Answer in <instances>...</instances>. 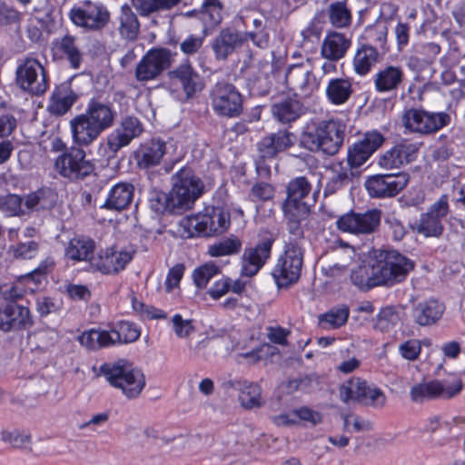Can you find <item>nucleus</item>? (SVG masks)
Returning <instances> with one entry per match:
<instances>
[{
  "mask_svg": "<svg viewBox=\"0 0 465 465\" xmlns=\"http://www.w3.org/2000/svg\"><path fill=\"white\" fill-rule=\"evenodd\" d=\"M380 54L376 47L362 44L357 49L352 64L355 73L359 75H366L371 68L379 62Z\"/></svg>",
  "mask_w": 465,
  "mask_h": 465,
  "instance_id": "4c0bfd02",
  "label": "nucleus"
},
{
  "mask_svg": "<svg viewBox=\"0 0 465 465\" xmlns=\"http://www.w3.org/2000/svg\"><path fill=\"white\" fill-rule=\"evenodd\" d=\"M34 324L30 310L15 302L0 305V330L4 332L25 330Z\"/></svg>",
  "mask_w": 465,
  "mask_h": 465,
  "instance_id": "aec40b11",
  "label": "nucleus"
},
{
  "mask_svg": "<svg viewBox=\"0 0 465 465\" xmlns=\"http://www.w3.org/2000/svg\"><path fill=\"white\" fill-rule=\"evenodd\" d=\"M273 118L282 124H290L305 114L303 104L294 96H287L275 101L271 105Z\"/></svg>",
  "mask_w": 465,
  "mask_h": 465,
  "instance_id": "c85d7f7f",
  "label": "nucleus"
},
{
  "mask_svg": "<svg viewBox=\"0 0 465 465\" xmlns=\"http://www.w3.org/2000/svg\"><path fill=\"white\" fill-rule=\"evenodd\" d=\"M287 85L293 91L310 94L316 87V78L308 65H291L285 74Z\"/></svg>",
  "mask_w": 465,
  "mask_h": 465,
  "instance_id": "c756f323",
  "label": "nucleus"
},
{
  "mask_svg": "<svg viewBox=\"0 0 465 465\" xmlns=\"http://www.w3.org/2000/svg\"><path fill=\"white\" fill-rule=\"evenodd\" d=\"M273 242V239L267 238L244 249L242 256V276L253 277L259 272L271 257Z\"/></svg>",
  "mask_w": 465,
  "mask_h": 465,
  "instance_id": "412c9836",
  "label": "nucleus"
},
{
  "mask_svg": "<svg viewBox=\"0 0 465 465\" xmlns=\"http://www.w3.org/2000/svg\"><path fill=\"white\" fill-rule=\"evenodd\" d=\"M83 114L102 133L114 125L116 116V112L111 104L103 103L94 98L88 102L86 109Z\"/></svg>",
  "mask_w": 465,
  "mask_h": 465,
  "instance_id": "473e14b6",
  "label": "nucleus"
},
{
  "mask_svg": "<svg viewBox=\"0 0 465 465\" xmlns=\"http://www.w3.org/2000/svg\"><path fill=\"white\" fill-rule=\"evenodd\" d=\"M21 15L15 8L4 2H0V25H18Z\"/></svg>",
  "mask_w": 465,
  "mask_h": 465,
  "instance_id": "774afa93",
  "label": "nucleus"
},
{
  "mask_svg": "<svg viewBox=\"0 0 465 465\" xmlns=\"http://www.w3.org/2000/svg\"><path fill=\"white\" fill-rule=\"evenodd\" d=\"M134 186L129 183H119L109 191L104 203L101 206L111 211L126 209L133 202Z\"/></svg>",
  "mask_w": 465,
  "mask_h": 465,
  "instance_id": "e433bc0d",
  "label": "nucleus"
},
{
  "mask_svg": "<svg viewBox=\"0 0 465 465\" xmlns=\"http://www.w3.org/2000/svg\"><path fill=\"white\" fill-rule=\"evenodd\" d=\"M132 5L137 10L140 15L148 16L149 15L165 10L162 0H131Z\"/></svg>",
  "mask_w": 465,
  "mask_h": 465,
  "instance_id": "338daca9",
  "label": "nucleus"
},
{
  "mask_svg": "<svg viewBox=\"0 0 465 465\" xmlns=\"http://www.w3.org/2000/svg\"><path fill=\"white\" fill-rule=\"evenodd\" d=\"M230 223V213L214 206L206 207L203 213L180 221V226L189 236H193L195 232L203 236L220 234L228 229Z\"/></svg>",
  "mask_w": 465,
  "mask_h": 465,
  "instance_id": "0eeeda50",
  "label": "nucleus"
},
{
  "mask_svg": "<svg viewBox=\"0 0 465 465\" xmlns=\"http://www.w3.org/2000/svg\"><path fill=\"white\" fill-rule=\"evenodd\" d=\"M95 249V242L88 237H74L70 240L66 249L65 256L73 261H92Z\"/></svg>",
  "mask_w": 465,
  "mask_h": 465,
  "instance_id": "58836bf2",
  "label": "nucleus"
},
{
  "mask_svg": "<svg viewBox=\"0 0 465 465\" xmlns=\"http://www.w3.org/2000/svg\"><path fill=\"white\" fill-rule=\"evenodd\" d=\"M399 352L402 358L408 361H415L421 352L420 341L416 339L407 340L399 346Z\"/></svg>",
  "mask_w": 465,
  "mask_h": 465,
  "instance_id": "69168bd1",
  "label": "nucleus"
},
{
  "mask_svg": "<svg viewBox=\"0 0 465 465\" xmlns=\"http://www.w3.org/2000/svg\"><path fill=\"white\" fill-rule=\"evenodd\" d=\"M242 249V242L236 236L223 238L208 247V254L212 257L237 254Z\"/></svg>",
  "mask_w": 465,
  "mask_h": 465,
  "instance_id": "de8ad7c7",
  "label": "nucleus"
},
{
  "mask_svg": "<svg viewBox=\"0 0 465 465\" xmlns=\"http://www.w3.org/2000/svg\"><path fill=\"white\" fill-rule=\"evenodd\" d=\"M24 198L15 193L0 195V212L6 217L22 216L25 214L22 204Z\"/></svg>",
  "mask_w": 465,
  "mask_h": 465,
  "instance_id": "8fccbe9b",
  "label": "nucleus"
},
{
  "mask_svg": "<svg viewBox=\"0 0 465 465\" xmlns=\"http://www.w3.org/2000/svg\"><path fill=\"white\" fill-rule=\"evenodd\" d=\"M174 54L164 47L152 48L146 52L134 70L138 82H148L156 79L173 64Z\"/></svg>",
  "mask_w": 465,
  "mask_h": 465,
  "instance_id": "4468645a",
  "label": "nucleus"
},
{
  "mask_svg": "<svg viewBox=\"0 0 465 465\" xmlns=\"http://www.w3.org/2000/svg\"><path fill=\"white\" fill-rule=\"evenodd\" d=\"M445 311V305L435 299H429L414 304L411 311L413 322L420 327L438 323Z\"/></svg>",
  "mask_w": 465,
  "mask_h": 465,
  "instance_id": "a878e982",
  "label": "nucleus"
},
{
  "mask_svg": "<svg viewBox=\"0 0 465 465\" xmlns=\"http://www.w3.org/2000/svg\"><path fill=\"white\" fill-rule=\"evenodd\" d=\"M327 15L330 23L336 28H344L351 24V13L344 1H336L329 5Z\"/></svg>",
  "mask_w": 465,
  "mask_h": 465,
  "instance_id": "49530a36",
  "label": "nucleus"
},
{
  "mask_svg": "<svg viewBox=\"0 0 465 465\" xmlns=\"http://www.w3.org/2000/svg\"><path fill=\"white\" fill-rule=\"evenodd\" d=\"M114 330L116 331V336H118V343L134 342L140 337L139 329L131 322H120Z\"/></svg>",
  "mask_w": 465,
  "mask_h": 465,
  "instance_id": "4d7b16f0",
  "label": "nucleus"
},
{
  "mask_svg": "<svg viewBox=\"0 0 465 465\" xmlns=\"http://www.w3.org/2000/svg\"><path fill=\"white\" fill-rule=\"evenodd\" d=\"M352 172L341 165L333 169L331 176L325 186L326 193H335L337 191L347 186L352 180Z\"/></svg>",
  "mask_w": 465,
  "mask_h": 465,
  "instance_id": "09e8293b",
  "label": "nucleus"
},
{
  "mask_svg": "<svg viewBox=\"0 0 465 465\" xmlns=\"http://www.w3.org/2000/svg\"><path fill=\"white\" fill-rule=\"evenodd\" d=\"M13 255L16 259L28 260L36 256L39 244L35 241H29L26 242H19L12 247Z\"/></svg>",
  "mask_w": 465,
  "mask_h": 465,
  "instance_id": "052dcab7",
  "label": "nucleus"
},
{
  "mask_svg": "<svg viewBox=\"0 0 465 465\" xmlns=\"http://www.w3.org/2000/svg\"><path fill=\"white\" fill-rule=\"evenodd\" d=\"M169 77L180 84L188 99L200 93L204 87L203 77L188 61L179 64L174 70L170 71Z\"/></svg>",
  "mask_w": 465,
  "mask_h": 465,
  "instance_id": "b1692460",
  "label": "nucleus"
},
{
  "mask_svg": "<svg viewBox=\"0 0 465 465\" xmlns=\"http://www.w3.org/2000/svg\"><path fill=\"white\" fill-rule=\"evenodd\" d=\"M450 211L449 196L442 194L440 199L432 203L426 213L420 214L411 228L419 234L425 237H440L442 235L444 226L442 219Z\"/></svg>",
  "mask_w": 465,
  "mask_h": 465,
  "instance_id": "2eb2a0df",
  "label": "nucleus"
},
{
  "mask_svg": "<svg viewBox=\"0 0 465 465\" xmlns=\"http://www.w3.org/2000/svg\"><path fill=\"white\" fill-rule=\"evenodd\" d=\"M320 384V377L316 373H311L291 380L287 383L290 392L301 391L303 392H311Z\"/></svg>",
  "mask_w": 465,
  "mask_h": 465,
  "instance_id": "6e6d98bb",
  "label": "nucleus"
},
{
  "mask_svg": "<svg viewBox=\"0 0 465 465\" xmlns=\"http://www.w3.org/2000/svg\"><path fill=\"white\" fill-rule=\"evenodd\" d=\"M345 130L346 125L341 120L321 121L316 126L301 134L299 145L312 153L322 152L333 156L343 144Z\"/></svg>",
  "mask_w": 465,
  "mask_h": 465,
  "instance_id": "f03ea898",
  "label": "nucleus"
},
{
  "mask_svg": "<svg viewBox=\"0 0 465 465\" xmlns=\"http://www.w3.org/2000/svg\"><path fill=\"white\" fill-rule=\"evenodd\" d=\"M76 99L77 95L74 92H70L64 96L58 94L51 104V111L54 114L63 115L70 110Z\"/></svg>",
  "mask_w": 465,
  "mask_h": 465,
  "instance_id": "0e129e2a",
  "label": "nucleus"
},
{
  "mask_svg": "<svg viewBox=\"0 0 465 465\" xmlns=\"http://www.w3.org/2000/svg\"><path fill=\"white\" fill-rule=\"evenodd\" d=\"M412 143H399L380 156L379 165L385 169L399 168L414 160L417 153Z\"/></svg>",
  "mask_w": 465,
  "mask_h": 465,
  "instance_id": "72a5a7b5",
  "label": "nucleus"
},
{
  "mask_svg": "<svg viewBox=\"0 0 465 465\" xmlns=\"http://www.w3.org/2000/svg\"><path fill=\"white\" fill-rule=\"evenodd\" d=\"M450 430L449 423L440 421L439 416H432L429 418L421 431L430 435V442L433 447H439L448 442Z\"/></svg>",
  "mask_w": 465,
  "mask_h": 465,
  "instance_id": "37998d69",
  "label": "nucleus"
},
{
  "mask_svg": "<svg viewBox=\"0 0 465 465\" xmlns=\"http://www.w3.org/2000/svg\"><path fill=\"white\" fill-rule=\"evenodd\" d=\"M399 315L393 307L382 308L375 319H373V329L381 332H387L397 323Z\"/></svg>",
  "mask_w": 465,
  "mask_h": 465,
  "instance_id": "864d4df0",
  "label": "nucleus"
},
{
  "mask_svg": "<svg viewBox=\"0 0 465 465\" xmlns=\"http://www.w3.org/2000/svg\"><path fill=\"white\" fill-rule=\"evenodd\" d=\"M52 53L59 59H66L71 68L79 69L83 62V54L74 35L66 34L52 42Z\"/></svg>",
  "mask_w": 465,
  "mask_h": 465,
  "instance_id": "cd10ccee",
  "label": "nucleus"
},
{
  "mask_svg": "<svg viewBox=\"0 0 465 465\" xmlns=\"http://www.w3.org/2000/svg\"><path fill=\"white\" fill-rule=\"evenodd\" d=\"M239 392L241 405L246 410L260 408L264 404L262 399V388L256 382L245 380Z\"/></svg>",
  "mask_w": 465,
  "mask_h": 465,
  "instance_id": "a18cd8bd",
  "label": "nucleus"
},
{
  "mask_svg": "<svg viewBox=\"0 0 465 465\" xmlns=\"http://www.w3.org/2000/svg\"><path fill=\"white\" fill-rule=\"evenodd\" d=\"M253 30L249 32H242L244 35V39H248L259 48H266L269 44V34L266 31V26L263 18L252 19Z\"/></svg>",
  "mask_w": 465,
  "mask_h": 465,
  "instance_id": "3c124183",
  "label": "nucleus"
},
{
  "mask_svg": "<svg viewBox=\"0 0 465 465\" xmlns=\"http://www.w3.org/2000/svg\"><path fill=\"white\" fill-rule=\"evenodd\" d=\"M143 132L142 122L135 116L126 115L121 119L117 127L110 134L111 146L125 147L134 139L139 137Z\"/></svg>",
  "mask_w": 465,
  "mask_h": 465,
  "instance_id": "bb28decb",
  "label": "nucleus"
},
{
  "mask_svg": "<svg viewBox=\"0 0 465 465\" xmlns=\"http://www.w3.org/2000/svg\"><path fill=\"white\" fill-rule=\"evenodd\" d=\"M237 29L226 27L222 29L211 44L212 50L217 61H226L246 40Z\"/></svg>",
  "mask_w": 465,
  "mask_h": 465,
  "instance_id": "4be33fe9",
  "label": "nucleus"
},
{
  "mask_svg": "<svg viewBox=\"0 0 465 465\" xmlns=\"http://www.w3.org/2000/svg\"><path fill=\"white\" fill-rule=\"evenodd\" d=\"M268 137L273 142L274 146L280 153L294 144L295 135L288 130H279L269 134Z\"/></svg>",
  "mask_w": 465,
  "mask_h": 465,
  "instance_id": "680f3d73",
  "label": "nucleus"
},
{
  "mask_svg": "<svg viewBox=\"0 0 465 465\" xmlns=\"http://www.w3.org/2000/svg\"><path fill=\"white\" fill-rule=\"evenodd\" d=\"M450 115L446 112H430L425 109L410 108L402 114L403 126L410 132L421 135L437 133L450 124Z\"/></svg>",
  "mask_w": 465,
  "mask_h": 465,
  "instance_id": "1a4fd4ad",
  "label": "nucleus"
},
{
  "mask_svg": "<svg viewBox=\"0 0 465 465\" xmlns=\"http://www.w3.org/2000/svg\"><path fill=\"white\" fill-rule=\"evenodd\" d=\"M380 285L393 286L403 282L415 263L395 250L380 251L374 259Z\"/></svg>",
  "mask_w": 465,
  "mask_h": 465,
  "instance_id": "423d86ee",
  "label": "nucleus"
},
{
  "mask_svg": "<svg viewBox=\"0 0 465 465\" xmlns=\"http://www.w3.org/2000/svg\"><path fill=\"white\" fill-rule=\"evenodd\" d=\"M408 183L405 173L373 174L366 178L364 187L371 198L386 199L399 194Z\"/></svg>",
  "mask_w": 465,
  "mask_h": 465,
  "instance_id": "dca6fc26",
  "label": "nucleus"
},
{
  "mask_svg": "<svg viewBox=\"0 0 465 465\" xmlns=\"http://www.w3.org/2000/svg\"><path fill=\"white\" fill-rule=\"evenodd\" d=\"M274 187L266 182H256L251 188L249 197L252 201L267 202L274 197Z\"/></svg>",
  "mask_w": 465,
  "mask_h": 465,
  "instance_id": "bf43d9fd",
  "label": "nucleus"
},
{
  "mask_svg": "<svg viewBox=\"0 0 465 465\" xmlns=\"http://www.w3.org/2000/svg\"><path fill=\"white\" fill-rule=\"evenodd\" d=\"M166 153V143L160 139L144 141L134 153V158L140 169H149L160 164Z\"/></svg>",
  "mask_w": 465,
  "mask_h": 465,
  "instance_id": "393cba45",
  "label": "nucleus"
},
{
  "mask_svg": "<svg viewBox=\"0 0 465 465\" xmlns=\"http://www.w3.org/2000/svg\"><path fill=\"white\" fill-rule=\"evenodd\" d=\"M384 224L387 226L391 239L395 242L401 241L408 233V229L404 223L394 213H388L386 215Z\"/></svg>",
  "mask_w": 465,
  "mask_h": 465,
  "instance_id": "13d9d810",
  "label": "nucleus"
},
{
  "mask_svg": "<svg viewBox=\"0 0 465 465\" xmlns=\"http://www.w3.org/2000/svg\"><path fill=\"white\" fill-rule=\"evenodd\" d=\"M350 316L347 304H338L318 316L319 325L325 330H336L344 326Z\"/></svg>",
  "mask_w": 465,
  "mask_h": 465,
  "instance_id": "79ce46f5",
  "label": "nucleus"
},
{
  "mask_svg": "<svg viewBox=\"0 0 465 465\" xmlns=\"http://www.w3.org/2000/svg\"><path fill=\"white\" fill-rule=\"evenodd\" d=\"M352 93V84L348 78L331 79L325 90L328 101L334 105L345 104L351 98Z\"/></svg>",
  "mask_w": 465,
  "mask_h": 465,
  "instance_id": "a19ab883",
  "label": "nucleus"
},
{
  "mask_svg": "<svg viewBox=\"0 0 465 465\" xmlns=\"http://www.w3.org/2000/svg\"><path fill=\"white\" fill-rule=\"evenodd\" d=\"M303 238L304 234L302 237L291 235L285 242L271 273L278 289H287L300 280L303 266Z\"/></svg>",
  "mask_w": 465,
  "mask_h": 465,
  "instance_id": "7ed1b4c3",
  "label": "nucleus"
},
{
  "mask_svg": "<svg viewBox=\"0 0 465 465\" xmlns=\"http://www.w3.org/2000/svg\"><path fill=\"white\" fill-rule=\"evenodd\" d=\"M405 81L401 66L387 64L373 75L374 89L379 94L395 95Z\"/></svg>",
  "mask_w": 465,
  "mask_h": 465,
  "instance_id": "5701e85b",
  "label": "nucleus"
},
{
  "mask_svg": "<svg viewBox=\"0 0 465 465\" xmlns=\"http://www.w3.org/2000/svg\"><path fill=\"white\" fill-rule=\"evenodd\" d=\"M133 259L129 252H117L106 249L103 254L94 258L91 264L104 274H116L125 268Z\"/></svg>",
  "mask_w": 465,
  "mask_h": 465,
  "instance_id": "7c9ffc66",
  "label": "nucleus"
},
{
  "mask_svg": "<svg viewBox=\"0 0 465 465\" xmlns=\"http://www.w3.org/2000/svg\"><path fill=\"white\" fill-rule=\"evenodd\" d=\"M85 156V152L83 149L72 147L57 157L55 167L64 177L84 179L94 170V163L87 160Z\"/></svg>",
  "mask_w": 465,
  "mask_h": 465,
  "instance_id": "a211bd4d",
  "label": "nucleus"
},
{
  "mask_svg": "<svg viewBox=\"0 0 465 465\" xmlns=\"http://www.w3.org/2000/svg\"><path fill=\"white\" fill-rule=\"evenodd\" d=\"M223 5L220 0H203L200 10L188 11L187 17L197 16L203 23V34L209 35L223 21Z\"/></svg>",
  "mask_w": 465,
  "mask_h": 465,
  "instance_id": "2f4dec72",
  "label": "nucleus"
},
{
  "mask_svg": "<svg viewBox=\"0 0 465 465\" xmlns=\"http://www.w3.org/2000/svg\"><path fill=\"white\" fill-rule=\"evenodd\" d=\"M211 105L218 116L239 117L243 110V98L234 84L225 81H218L209 94Z\"/></svg>",
  "mask_w": 465,
  "mask_h": 465,
  "instance_id": "6e6552de",
  "label": "nucleus"
},
{
  "mask_svg": "<svg viewBox=\"0 0 465 465\" xmlns=\"http://www.w3.org/2000/svg\"><path fill=\"white\" fill-rule=\"evenodd\" d=\"M221 272V268L214 262H210L196 268L193 272V279L195 285L200 288H205L209 281Z\"/></svg>",
  "mask_w": 465,
  "mask_h": 465,
  "instance_id": "5fc2aeb1",
  "label": "nucleus"
},
{
  "mask_svg": "<svg viewBox=\"0 0 465 465\" xmlns=\"http://www.w3.org/2000/svg\"><path fill=\"white\" fill-rule=\"evenodd\" d=\"M70 127L73 141L79 146L92 144L102 134L84 114L74 116L70 121Z\"/></svg>",
  "mask_w": 465,
  "mask_h": 465,
  "instance_id": "f704fd0d",
  "label": "nucleus"
},
{
  "mask_svg": "<svg viewBox=\"0 0 465 465\" xmlns=\"http://www.w3.org/2000/svg\"><path fill=\"white\" fill-rule=\"evenodd\" d=\"M148 201L150 209L156 214H163L166 213L170 214H176L175 211L172 208L170 192L166 193L153 190L150 193Z\"/></svg>",
  "mask_w": 465,
  "mask_h": 465,
  "instance_id": "603ef678",
  "label": "nucleus"
},
{
  "mask_svg": "<svg viewBox=\"0 0 465 465\" xmlns=\"http://www.w3.org/2000/svg\"><path fill=\"white\" fill-rule=\"evenodd\" d=\"M384 136L378 131L365 133L362 137L348 148L347 163L352 168L363 165L370 157L382 145Z\"/></svg>",
  "mask_w": 465,
  "mask_h": 465,
  "instance_id": "6ab92c4d",
  "label": "nucleus"
},
{
  "mask_svg": "<svg viewBox=\"0 0 465 465\" xmlns=\"http://www.w3.org/2000/svg\"><path fill=\"white\" fill-rule=\"evenodd\" d=\"M68 16L77 27L95 32L108 25L110 12L100 2L84 0L71 8Z\"/></svg>",
  "mask_w": 465,
  "mask_h": 465,
  "instance_id": "9d476101",
  "label": "nucleus"
},
{
  "mask_svg": "<svg viewBox=\"0 0 465 465\" xmlns=\"http://www.w3.org/2000/svg\"><path fill=\"white\" fill-rule=\"evenodd\" d=\"M462 387V381L460 378L443 381L433 380L414 384L411 388L410 397L412 401L417 403L439 398L451 399L461 391Z\"/></svg>",
  "mask_w": 465,
  "mask_h": 465,
  "instance_id": "ddd939ff",
  "label": "nucleus"
},
{
  "mask_svg": "<svg viewBox=\"0 0 465 465\" xmlns=\"http://www.w3.org/2000/svg\"><path fill=\"white\" fill-rule=\"evenodd\" d=\"M311 191L312 185L305 176L292 179L286 186L287 196L282 203V210L291 235H303L302 223L311 213L312 205L308 203Z\"/></svg>",
  "mask_w": 465,
  "mask_h": 465,
  "instance_id": "f257e3e1",
  "label": "nucleus"
},
{
  "mask_svg": "<svg viewBox=\"0 0 465 465\" xmlns=\"http://www.w3.org/2000/svg\"><path fill=\"white\" fill-rule=\"evenodd\" d=\"M1 440L5 442L11 444L15 448H23L26 444H28L31 440V436L25 431L20 430H2L1 432Z\"/></svg>",
  "mask_w": 465,
  "mask_h": 465,
  "instance_id": "e2e57ef3",
  "label": "nucleus"
},
{
  "mask_svg": "<svg viewBox=\"0 0 465 465\" xmlns=\"http://www.w3.org/2000/svg\"><path fill=\"white\" fill-rule=\"evenodd\" d=\"M119 32L120 35L127 40H135L137 38L140 23L136 15L128 5L121 7L119 15Z\"/></svg>",
  "mask_w": 465,
  "mask_h": 465,
  "instance_id": "c03bdc74",
  "label": "nucleus"
},
{
  "mask_svg": "<svg viewBox=\"0 0 465 465\" xmlns=\"http://www.w3.org/2000/svg\"><path fill=\"white\" fill-rule=\"evenodd\" d=\"M339 393L344 403L355 401L373 408H382L386 403V396L380 388L360 378H351L342 383Z\"/></svg>",
  "mask_w": 465,
  "mask_h": 465,
  "instance_id": "9b49d317",
  "label": "nucleus"
},
{
  "mask_svg": "<svg viewBox=\"0 0 465 465\" xmlns=\"http://www.w3.org/2000/svg\"><path fill=\"white\" fill-rule=\"evenodd\" d=\"M170 191L172 208L176 214L189 210L203 192V183L195 176L192 169L182 168L173 176Z\"/></svg>",
  "mask_w": 465,
  "mask_h": 465,
  "instance_id": "39448f33",
  "label": "nucleus"
},
{
  "mask_svg": "<svg viewBox=\"0 0 465 465\" xmlns=\"http://www.w3.org/2000/svg\"><path fill=\"white\" fill-rule=\"evenodd\" d=\"M100 374L129 400L139 397L146 384L143 371L126 360L104 363L100 367Z\"/></svg>",
  "mask_w": 465,
  "mask_h": 465,
  "instance_id": "20e7f679",
  "label": "nucleus"
},
{
  "mask_svg": "<svg viewBox=\"0 0 465 465\" xmlns=\"http://www.w3.org/2000/svg\"><path fill=\"white\" fill-rule=\"evenodd\" d=\"M351 44V39L344 34L330 31L322 41L321 54L327 60L338 61L344 57Z\"/></svg>",
  "mask_w": 465,
  "mask_h": 465,
  "instance_id": "c9c22d12",
  "label": "nucleus"
},
{
  "mask_svg": "<svg viewBox=\"0 0 465 465\" xmlns=\"http://www.w3.org/2000/svg\"><path fill=\"white\" fill-rule=\"evenodd\" d=\"M381 211L376 208L364 213L351 211L341 215L336 221L337 228L353 234H370L374 232L381 223Z\"/></svg>",
  "mask_w": 465,
  "mask_h": 465,
  "instance_id": "f3484780",
  "label": "nucleus"
},
{
  "mask_svg": "<svg viewBox=\"0 0 465 465\" xmlns=\"http://www.w3.org/2000/svg\"><path fill=\"white\" fill-rule=\"evenodd\" d=\"M15 84L30 94L42 95L48 88L45 67L35 58L24 59L15 70Z\"/></svg>",
  "mask_w": 465,
  "mask_h": 465,
  "instance_id": "f8f14e48",
  "label": "nucleus"
},
{
  "mask_svg": "<svg viewBox=\"0 0 465 465\" xmlns=\"http://www.w3.org/2000/svg\"><path fill=\"white\" fill-rule=\"evenodd\" d=\"M351 282L361 291H369L381 286L376 273L375 262L361 264L353 269L351 272Z\"/></svg>",
  "mask_w": 465,
  "mask_h": 465,
  "instance_id": "ea45409f",
  "label": "nucleus"
}]
</instances>
